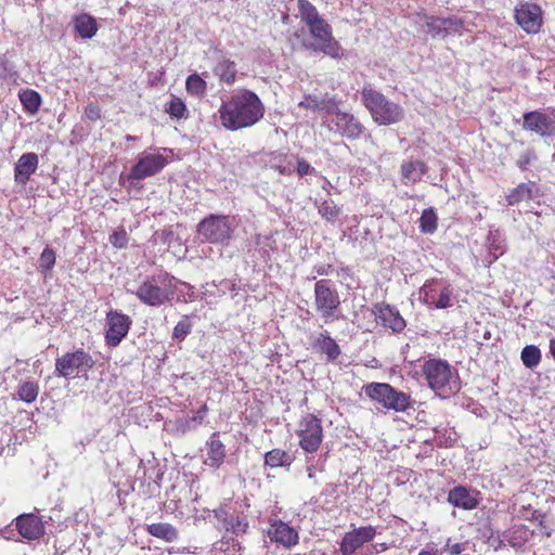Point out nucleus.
I'll use <instances>...</instances> for the list:
<instances>
[{"mask_svg":"<svg viewBox=\"0 0 555 555\" xmlns=\"http://www.w3.org/2000/svg\"><path fill=\"white\" fill-rule=\"evenodd\" d=\"M264 112L260 98L248 89L234 90L218 109L220 124L229 131L253 127L263 118Z\"/></svg>","mask_w":555,"mask_h":555,"instance_id":"obj_1","label":"nucleus"},{"mask_svg":"<svg viewBox=\"0 0 555 555\" xmlns=\"http://www.w3.org/2000/svg\"><path fill=\"white\" fill-rule=\"evenodd\" d=\"M298 13L308 28L312 40H304L302 47L312 52H321L334 60L345 56V50L333 36L332 26L320 15L308 0H298Z\"/></svg>","mask_w":555,"mask_h":555,"instance_id":"obj_2","label":"nucleus"},{"mask_svg":"<svg viewBox=\"0 0 555 555\" xmlns=\"http://www.w3.org/2000/svg\"><path fill=\"white\" fill-rule=\"evenodd\" d=\"M177 283L178 280L173 275L160 271L145 276L135 291L128 289V292L134 294L146 306L160 307L173 298Z\"/></svg>","mask_w":555,"mask_h":555,"instance_id":"obj_3","label":"nucleus"},{"mask_svg":"<svg viewBox=\"0 0 555 555\" xmlns=\"http://www.w3.org/2000/svg\"><path fill=\"white\" fill-rule=\"evenodd\" d=\"M423 372L429 387L442 398L450 397L461 388L457 374L447 361L430 359L424 363Z\"/></svg>","mask_w":555,"mask_h":555,"instance_id":"obj_4","label":"nucleus"},{"mask_svg":"<svg viewBox=\"0 0 555 555\" xmlns=\"http://www.w3.org/2000/svg\"><path fill=\"white\" fill-rule=\"evenodd\" d=\"M172 159V151L169 149H151L138 154L135 163L131 167L127 180L134 186L142 181L159 173Z\"/></svg>","mask_w":555,"mask_h":555,"instance_id":"obj_5","label":"nucleus"},{"mask_svg":"<svg viewBox=\"0 0 555 555\" xmlns=\"http://www.w3.org/2000/svg\"><path fill=\"white\" fill-rule=\"evenodd\" d=\"M361 94L365 107L370 111L373 120L378 125L388 126L402 120L404 116L403 108L399 104L386 99L380 92L370 87H364Z\"/></svg>","mask_w":555,"mask_h":555,"instance_id":"obj_6","label":"nucleus"},{"mask_svg":"<svg viewBox=\"0 0 555 555\" xmlns=\"http://www.w3.org/2000/svg\"><path fill=\"white\" fill-rule=\"evenodd\" d=\"M236 227L234 217L209 215L197 224V233L203 242L225 247L233 238Z\"/></svg>","mask_w":555,"mask_h":555,"instance_id":"obj_7","label":"nucleus"},{"mask_svg":"<svg viewBox=\"0 0 555 555\" xmlns=\"http://www.w3.org/2000/svg\"><path fill=\"white\" fill-rule=\"evenodd\" d=\"M364 393L386 410L405 412L412 408L411 396L397 390L387 383H370L363 387Z\"/></svg>","mask_w":555,"mask_h":555,"instance_id":"obj_8","label":"nucleus"},{"mask_svg":"<svg viewBox=\"0 0 555 555\" xmlns=\"http://www.w3.org/2000/svg\"><path fill=\"white\" fill-rule=\"evenodd\" d=\"M245 501H228L214 511L220 528L235 534L244 533L248 528Z\"/></svg>","mask_w":555,"mask_h":555,"instance_id":"obj_9","label":"nucleus"},{"mask_svg":"<svg viewBox=\"0 0 555 555\" xmlns=\"http://www.w3.org/2000/svg\"><path fill=\"white\" fill-rule=\"evenodd\" d=\"M322 126L330 132L339 134L347 139H359L364 132V126L357 117L347 112H341L338 108V101L336 100V108L332 113L322 116Z\"/></svg>","mask_w":555,"mask_h":555,"instance_id":"obj_10","label":"nucleus"},{"mask_svg":"<svg viewBox=\"0 0 555 555\" xmlns=\"http://www.w3.org/2000/svg\"><path fill=\"white\" fill-rule=\"evenodd\" d=\"M94 361L92 357L82 349L66 352L55 361V373L65 378H79L87 376L92 369Z\"/></svg>","mask_w":555,"mask_h":555,"instance_id":"obj_11","label":"nucleus"},{"mask_svg":"<svg viewBox=\"0 0 555 555\" xmlns=\"http://www.w3.org/2000/svg\"><path fill=\"white\" fill-rule=\"evenodd\" d=\"M340 306L337 289L330 280H320L314 284V308L325 322L334 319Z\"/></svg>","mask_w":555,"mask_h":555,"instance_id":"obj_12","label":"nucleus"},{"mask_svg":"<svg viewBox=\"0 0 555 555\" xmlns=\"http://www.w3.org/2000/svg\"><path fill=\"white\" fill-rule=\"evenodd\" d=\"M296 434L299 438V446L309 453H314L323 439L321 420L312 414H306L298 424Z\"/></svg>","mask_w":555,"mask_h":555,"instance_id":"obj_13","label":"nucleus"},{"mask_svg":"<svg viewBox=\"0 0 555 555\" xmlns=\"http://www.w3.org/2000/svg\"><path fill=\"white\" fill-rule=\"evenodd\" d=\"M452 288L439 280L427 281L420 289V298L424 304L437 309L452 306Z\"/></svg>","mask_w":555,"mask_h":555,"instance_id":"obj_14","label":"nucleus"},{"mask_svg":"<svg viewBox=\"0 0 555 555\" xmlns=\"http://www.w3.org/2000/svg\"><path fill=\"white\" fill-rule=\"evenodd\" d=\"M515 21L527 34H538L543 24V12L540 5L522 1L515 7Z\"/></svg>","mask_w":555,"mask_h":555,"instance_id":"obj_15","label":"nucleus"},{"mask_svg":"<svg viewBox=\"0 0 555 555\" xmlns=\"http://www.w3.org/2000/svg\"><path fill=\"white\" fill-rule=\"evenodd\" d=\"M377 530L373 526H363L345 533L340 542L341 555H353L365 543L374 540Z\"/></svg>","mask_w":555,"mask_h":555,"instance_id":"obj_16","label":"nucleus"},{"mask_svg":"<svg viewBox=\"0 0 555 555\" xmlns=\"http://www.w3.org/2000/svg\"><path fill=\"white\" fill-rule=\"evenodd\" d=\"M107 331H106V343L112 347H116L120 344L124 337L129 332L131 325V319L120 311H109L106 314Z\"/></svg>","mask_w":555,"mask_h":555,"instance_id":"obj_17","label":"nucleus"},{"mask_svg":"<svg viewBox=\"0 0 555 555\" xmlns=\"http://www.w3.org/2000/svg\"><path fill=\"white\" fill-rule=\"evenodd\" d=\"M522 119L525 130L534 132L540 137L555 135V118L551 115L541 111H532L525 113Z\"/></svg>","mask_w":555,"mask_h":555,"instance_id":"obj_18","label":"nucleus"},{"mask_svg":"<svg viewBox=\"0 0 555 555\" xmlns=\"http://www.w3.org/2000/svg\"><path fill=\"white\" fill-rule=\"evenodd\" d=\"M448 502L454 507L470 511L479 503V492L465 486H455L448 493Z\"/></svg>","mask_w":555,"mask_h":555,"instance_id":"obj_19","label":"nucleus"},{"mask_svg":"<svg viewBox=\"0 0 555 555\" xmlns=\"http://www.w3.org/2000/svg\"><path fill=\"white\" fill-rule=\"evenodd\" d=\"M18 533L27 540H37L44 534L42 520L34 514H23L15 519Z\"/></svg>","mask_w":555,"mask_h":555,"instance_id":"obj_20","label":"nucleus"},{"mask_svg":"<svg viewBox=\"0 0 555 555\" xmlns=\"http://www.w3.org/2000/svg\"><path fill=\"white\" fill-rule=\"evenodd\" d=\"M39 164V157L36 153H24L17 159L14 166V181L20 185H25L33 173L36 172Z\"/></svg>","mask_w":555,"mask_h":555,"instance_id":"obj_21","label":"nucleus"},{"mask_svg":"<svg viewBox=\"0 0 555 555\" xmlns=\"http://www.w3.org/2000/svg\"><path fill=\"white\" fill-rule=\"evenodd\" d=\"M269 538L284 546H292L298 542V532L286 522L281 520H274L268 528Z\"/></svg>","mask_w":555,"mask_h":555,"instance_id":"obj_22","label":"nucleus"},{"mask_svg":"<svg viewBox=\"0 0 555 555\" xmlns=\"http://www.w3.org/2000/svg\"><path fill=\"white\" fill-rule=\"evenodd\" d=\"M298 105L307 109L317 111L324 116L327 115V113L334 112L336 108V99L328 95L318 96L315 94H308Z\"/></svg>","mask_w":555,"mask_h":555,"instance_id":"obj_23","label":"nucleus"},{"mask_svg":"<svg viewBox=\"0 0 555 555\" xmlns=\"http://www.w3.org/2000/svg\"><path fill=\"white\" fill-rule=\"evenodd\" d=\"M376 314L382 324L395 333H401L406 326L405 320L401 317L399 310L389 305L379 307Z\"/></svg>","mask_w":555,"mask_h":555,"instance_id":"obj_24","label":"nucleus"},{"mask_svg":"<svg viewBox=\"0 0 555 555\" xmlns=\"http://www.w3.org/2000/svg\"><path fill=\"white\" fill-rule=\"evenodd\" d=\"M73 25L75 31L82 39L93 38L99 29L96 20L88 13H80L75 15L73 18Z\"/></svg>","mask_w":555,"mask_h":555,"instance_id":"obj_25","label":"nucleus"},{"mask_svg":"<svg viewBox=\"0 0 555 555\" xmlns=\"http://www.w3.org/2000/svg\"><path fill=\"white\" fill-rule=\"evenodd\" d=\"M427 166L422 160H408L401 165V175L404 184H413L426 173Z\"/></svg>","mask_w":555,"mask_h":555,"instance_id":"obj_26","label":"nucleus"},{"mask_svg":"<svg viewBox=\"0 0 555 555\" xmlns=\"http://www.w3.org/2000/svg\"><path fill=\"white\" fill-rule=\"evenodd\" d=\"M207 454L205 464L211 467H219L225 457V448L218 439L217 434H214L207 443Z\"/></svg>","mask_w":555,"mask_h":555,"instance_id":"obj_27","label":"nucleus"},{"mask_svg":"<svg viewBox=\"0 0 555 555\" xmlns=\"http://www.w3.org/2000/svg\"><path fill=\"white\" fill-rule=\"evenodd\" d=\"M236 73L235 63L224 56H221L214 67V74L219 78V81L228 86L235 82Z\"/></svg>","mask_w":555,"mask_h":555,"instance_id":"obj_28","label":"nucleus"},{"mask_svg":"<svg viewBox=\"0 0 555 555\" xmlns=\"http://www.w3.org/2000/svg\"><path fill=\"white\" fill-rule=\"evenodd\" d=\"M315 347H318L323 353L326 354L327 360L334 361L340 354V348L336 341L330 337L327 332L320 333L314 340Z\"/></svg>","mask_w":555,"mask_h":555,"instance_id":"obj_29","label":"nucleus"},{"mask_svg":"<svg viewBox=\"0 0 555 555\" xmlns=\"http://www.w3.org/2000/svg\"><path fill=\"white\" fill-rule=\"evenodd\" d=\"M534 188L533 182L520 183L516 188L512 189L506 195V202L508 206L517 205L521 202L528 201L532 196Z\"/></svg>","mask_w":555,"mask_h":555,"instance_id":"obj_30","label":"nucleus"},{"mask_svg":"<svg viewBox=\"0 0 555 555\" xmlns=\"http://www.w3.org/2000/svg\"><path fill=\"white\" fill-rule=\"evenodd\" d=\"M147 532L158 539L166 542H173L178 539L177 529L167 522H157L147 526Z\"/></svg>","mask_w":555,"mask_h":555,"instance_id":"obj_31","label":"nucleus"},{"mask_svg":"<svg viewBox=\"0 0 555 555\" xmlns=\"http://www.w3.org/2000/svg\"><path fill=\"white\" fill-rule=\"evenodd\" d=\"M318 212L326 221L334 223L341 214V207L337 206L333 199H323L317 202Z\"/></svg>","mask_w":555,"mask_h":555,"instance_id":"obj_32","label":"nucleus"},{"mask_svg":"<svg viewBox=\"0 0 555 555\" xmlns=\"http://www.w3.org/2000/svg\"><path fill=\"white\" fill-rule=\"evenodd\" d=\"M212 555H243L241 544L234 539H223L212 547Z\"/></svg>","mask_w":555,"mask_h":555,"instance_id":"obj_33","label":"nucleus"},{"mask_svg":"<svg viewBox=\"0 0 555 555\" xmlns=\"http://www.w3.org/2000/svg\"><path fill=\"white\" fill-rule=\"evenodd\" d=\"M207 414L206 404L202 405L201 409L192 417H184L177 421V427L182 433L193 430L197 428L204 421Z\"/></svg>","mask_w":555,"mask_h":555,"instance_id":"obj_34","label":"nucleus"},{"mask_svg":"<svg viewBox=\"0 0 555 555\" xmlns=\"http://www.w3.org/2000/svg\"><path fill=\"white\" fill-rule=\"evenodd\" d=\"M185 88L191 95L203 98L206 94L207 83L198 74L195 73L186 78Z\"/></svg>","mask_w":555,"mask_h":555,"instance_id":"obj_35","label":"nucleus"},{"mask_svg":"<svg viewBox=\"0 0 555 555\" xmlns=\"http://www.w3.org/2000/svg\"><path fill=\"white\" fill-rule=\"evenodd\" d=\"M20 100L24 108L31 114L36 113L41 104L40 94L37 91L30 89L23 90L20 93Z\"/></svg>","mask_w":555,"mask_h":555,"instance_id":"obj_36","label":"nucleus"},{"mask_svg":"<svg viewBox=\"0 0 555 555\" xmlns=\"http://www.w3.org/2000/svg\"><path fill=\"white\" fill-rule=\"evenodd\" d=\"M39 393V386L36 382L27 380L20 385L17 390L18 399L26 402H34Z\"/></svg>","mask_w":555,"mask_h":555,"instance_id":"obj_37","label":"nucleus"},{"mask_svg":"<svg viewBox=\"0 0 555 555\" xmlns=\"http://www.w3.org/2000/svg\"><path fill=\"white\" fill-rule=\"evenodd\" d=\"M520 358L526 367L534 369L541 361V351L537 346L528 345L521 350Z\"/></svg>","mask_w":555,"mask_h":555,"instance_id":"obj_38","label":"nucleus"},{"mask_svg":"<svg viewBox=\"0 0 555 555\" xmlns=\"http://www.w3.org/2000/svg\"><path fill=\"white\" fill-rule=\"evenodd\" d=\"M264 463L270 467L284 466L291 463V455L283 450L274 449L266 453Z\"/></svg>","mask_w":555,"mask_h":555,"instance_id":"obj_39","label":"nucleus"},{"mask_svg":"<svg viewBox=\"0 0 555 555\" xmlns=\"http://www.w3.org/2000/svg\"><path fill=\"white\" fill-rule=\"evenodd\" d=\"M437 215L433 208L425 209L420 218V229L425 234H433L437 230Z\"/></svg>","mask_w":555,"mask_h":555,"instance_id":"obj_40","label":"nucleus"},{"mask_svg":"<svg viewBox=\"0 0 555 555\" xmlns=\"http://www.w3.org/2000/svg\"><path fill=\"white\" fill-rule=\"evenodd\" d=\"M424 27L427 28V34L433 38H446V28L442 25V17L428 16L425 20Z\"/></svg>","mask_w":555,"mask_h":555,"instance_id":"obj_41","label":"nucleus"},{"mask_svg":"<svg viewBox=\"0 0 555 555\" xmlns=\"http://www.w3.org/2000/svg\"><path fill=\"white\" fill-rule=\"evenodd\" d=\"M55 253L52 248L46 247L39 258V270L43 274H48L52 271L54 264H55Z\"/></svg>","mask_w":555,"mask_h":555,"instance_id":"obj_42","label":"nucleus"},{"mask_svg":"<svg viewBox=\"0 0 555 555\" xmlns=\"http://www.w3.org/2000/svg\"><path fill=\"white\" fill-rule=\"evenodd\" d=\"M166 112L176 118H184L188 115L184 102L180 98L173 95L167 104Z\"/></svg>","mask_w":555,"mask_h":555,"instance_id":"obj_43","label":"nucleus"},{"mask_svg":"<svg viewBox=\"0 0 555 555\" xmlns=\"http://www.w3.org/2000/svg\"><path fill=\"white\" fill-rule=\"evenodd\" d=\"M442 25L446 28L447 37L454 34H460L464 23L457 16L442 17Z\"/></svg>","mask_w":555,"mask_h":555,"instance_id":"obj_44","label":"nucleus"},{"mask_svg":"<svg viewBox=\"0 0 555 555\" xmlns=\"http://www.w3.org/2000/svg\"><path fill=\"white\" fill-rule=\"evenodd\" d=\"M192 324L188 317L180 320L173 328L172 336L178 340H183L191 332Z\"/></svg>","mask_w":555,"mask_h":555,"instance_id":"obj_45","label":"nucleus"},{"mask_svg":"<svg viewBox=\"0 0 555 555\" xmlns=\"http://www.w3.org/2000/svg\"><path fill=\"white\" fill-rule=\"evenodd\" d=\"M128 233L125 229H119L109 236L111 244L116 248H125L128 245Z\"/></svg>","mask_w":555,"mask_h":555,"instance_id":"obj_46","label":"nucleus"},{"mask_svg":"<svg viewBox=\"0 0 555 555\" xmlns=\"http://www.w3.org/2000/svg\"><path fill=\"white\" fill-rule=\"evenodd\" d=\"M467 550L466 543H451L450 540H448L447 544L441 550V554L443 555H468L464 552Z\"/></svg>","mask_w":555,"mask_h":555,"instance_id":"obj_47","label":"nucleus"},{"mask_svg":"<svg viewBox=\"0 0 555 555\" xmlns=\"http://www.w3.org/2000/svg\"><path fill=\"white\" fill-rule=\"evenodd\" d=\"M296 171L298 176L304 177L308 175H315L317 170L307 160L300 158L297 160Z\"/></svg>","mask_w":555,"mask_h":555,"instance_id":"obj_48","label":"nucleus"},{"mask_svg":"<svg viewBox=\"0 0 555 555\" xmlns=\"http://www.w3.org/2000/svg\"><path fill=\"white\" fill-rule=\"evenodd\" d=\"M13 73H15L13 64L0 56V79H5Z\"/></svg>","mask_w":555,"mask_h":555,"instance_id":"obj_49","label":"nucleus"},{"mask_svg":"<svg viewBox=\"0 0 555 555\" xmlns=\"http://www.w3.org/2000/svg\"><path fill=\"white\" fill-rule=\"evenodd\" d=\"M85 115L90 120H98L101 117V109L98 105L90 103L85 108Z\"/></svg>","mask_w":555,"mask_h":555,"instance_id":"obj_50","label":"nucleus"},{"mask_svg":"<svg viewBox=\"0 0 555 555\" xmlns=\"http://www.w3.org/2000/svg\"><path fill=\"white\" fill-rule=\"evenodd\" d=\"M218 287L222 294H225L235 289V283L232 280L224 279L219 282Z\"/></svg>","mask_w":555,"mask_h":555,"instance_id":"obj_51","label":"nucleus"},{"mask_svg":"<svg viewBox=\"0 0 555 555\" xmlns=\"http://www.w3.org/2000/svg\"><path fill=\"white\" fill-rule=\"evenodd\" d=\"M334 268L332 264H318L314 267V271L319 275H328L333 272Z\"/></svg>","mask_w":555,"mask_h":555,"instance_id":"obj_52","label":"nucleus"},{"mask_svg":"<svg viewBox=\"0 0 555 555\" xmlns=\"http://www.w3.org/2000/svg\"><path fill=\"white\" fill-rule=\"evenodd\" d=\"M315 468L317 466L314 465V457H309L307 460V473L310 479L315 477Z\"/></svg>","mask_w":555,"mask_h":555,"instance_id":"obj_53","label":"nucleus"},{"mask_svg":"<svg viewBox=\"0 0 555 555\" xmlns=\"http://www.w3.org/2000/svg\"><path fill=\"white\" fill-rule=\"evenodd\" d=\"M530 163V153L524 154L518 160V166L521 169H526V166Z\"/></svg>","mask_w":555,"mask_h":555,"instance_id":"obj_54","label":"nucleus"},{"mask_svg":"<svg viewBox=\"0 0 555 555\" xmlns=\"http://www.w3.org/2000/svg\"><path fill=\"white\" fill-rule=\"evenodd\" d=\"M276 169L281 175L289 176L292 173V168L288 166H276Z\"/></svg>","mask_w":555,"mask_h":555,"instance_id":"obj_55","label":"nucleus"},{"mask_svg":"<svg viewBox=\"0 0 555 555\" xmlns=\"http://www.w3.org/2000/svg\"><path fill=\"white\" fill-rule=\"evenodd\" d=\"M331 186V182L327 179H323V185L322 189L326 191L327 194H330L328 188Z\"/></svg>","mask_w":555,"mask_h":555,"instance_id":"obj_56","label":"nucleus"},{"mask_svg":"<svg viewBox=\"0 0 555 555\" xmlns=\"http://www.w3.org/2000/svg\"><path fill=\"white\" fill-rule=\"evenodd\" d=\"M550 352H551V354L553 356V358L555 360V339H552L550 341Z\"/></svg>","mask_w":555,"mask_h":555,"instance_id":"obj_57","label":"nucleus"},{"mask_svg":"<svg viewBox=\"0 0 555 555\" xmlns=\"http://www.w3.org/2000/svg\"><path fill=\"white\" fill-rule=\"evenodd\" d=\"M418 555H433L430 552L422 551L418 553Z\"/></svg>","mask_w":555,"mask_h":555,"instance_id":"obj_58","label":"nucleus"},{"mask_svg":"<svg viewBox=\"0 0 555 555\" xmlns=\"http://www.w3.org/2000/svg\"><path fill=\"white\" fill-rule=\"evenodd\" d=\"M182 285H184L188 288V291H192L193 289V287L190 284L182 283Z\"/></svg>","mask_w":555,"mask_h":555,"instance_id":"obj_59","label":"nucleus"},{"mask_svg":"<svg viewBox=\"0 0 555 555\" xmlns=\"http://www.w3.org/2000/svg\"><path fill=\"white\" fill-rule=\"evenodd\" d=\"M126 140H127V141H132V140H134V137H132V135L128 134V135L126 137Z\"/></svg>","mask_w":555,"mask_h":555,"instance_id":"obj_60","label":"nucleus"},{"mask_svg":"<svg viewBox=\"0 0 555 555\" xmlns=\"http://www.w3.org/2000/svg\"><path fill=\"white\" fill-rule=\"evenodd\" d=\"M489 337H490V334L487 332V333L485 334V338H489Z\"/></svg>","mask_w":555,"mask_h":555,"instance_id":"obj_61","label":"nucleus"}]
</instances>
